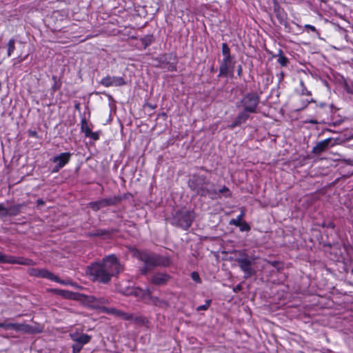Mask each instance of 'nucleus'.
Returning a JSON list of instances; mask_svg holds the SVG:
<instances>
[{
	"mask_svg": "<svg viewBox=\"0 0 353 353\" xmlns=\"http://www.w3.org/2000/svg\"><path fill=\"white\" fill-rule=\"evenodd\" d=\"M11 329L17 331V332H22L24 333H33L34 329L32 326L27 324H19V323H12L11 324Z\"/></svg>",
	"mask_w": 353,
	"mask_h": 353,
	"instance_id": "obj_17",
	"label": "nucleus"
},
{
	"mask_svg": "<svg viewBox=\"0 0 353 353\" xmlns=\"http://www.w3.org/2000/svg\"><path fill=\"white\" fill-rule=\"evenodd\" d=\"M330 227L334 228V225L333 224H330Z\"/></svg>",
	"mask_w": 353,
	"mask_h": 353,
	"instance_id": "obj_49",
	"label": "nucleus"
},
{
	"mask_svg": "<svg viewBox=\"0 0 353 353\" xmlns=\"http://www.w3.org/2000/svg\"><path fill=\"white\" fill-rule=\"evenodd\" d=\"M245 215L244 211H241V214L236 216V219H232L230 221L229 224L238 226L242 222L243 218Z\"/></svg>",
	"mask_w": 353,
	"mask_h": 353,
	"instance_id": "obj_21",
	"label": "nucleus"
},
{
	"mask_svg": "<svg viewBox=\"0 0 353 353\" xmlns=\"http://www.w3.org/2000/svg\"><path fill=\"white\" fill-rule=\"evenodd\" d=\"M97 300V297L95 296H90V301L93 304L94 306L96 307V302Z\"/></svg>",
	"mask_w": 353,
	"mask_h": 353,
	"instance_id": "obj_42",
	"label": "nucleus"
},
{
	"mask_svg": "<svg viewBox=\"0 0 353 353\" xmlns=\"http://www.w3.org/2000/svg\"><path fill=\"white\" fill-rule=\"evenodd\" d=\"M194 218L195 214L193 211L181 209L176 212L172 219V223L186 230L191 226Z\"/></svg>",
	"mask_w": 353,
	"mask_h": 353,
	"instance_id": "obj_4",
	"label": "nucleus"
},
{
	"mask_svg": "<svg viewBox=\"0 0 353 353\" xmlns=\"http://www.w3.org/2000/svg\"><path fill=\"white\" fill-rule=\"evenodd\" d=\"M53 293L59 295L62 297L69 299H76V294L68 290H61V289H52L50 290Z\"/></svg>",
	"mask_w": 353,
	"mask_h": 353,
	"instance_id": "obj_19",
	"label": "nucleus"
},
{
	"mask_svg": "<svg viewBox=\"0 0 353 353\" xmlns=\"http://www.w3.org/2000/svg\"><path fill=\"white\" fill-rule=\"evenodd\" d=\"M122 271V265L117 257L110 254L103 258L101 262L92 263L87 268L86 272L93 281L105 284Z\"/></svg>",
	"mask_w": 353,
	"mask_h": 353,
	"instance_id": "obj_1",
	"label": "nucleus"
},
{
	"mask_svg": "<svg viewBox=\"0 0 353 353\" xmlns=\"http://www.w3.org/2000/svg\"><path fill=\"white\" fill-rule=\"evenodd\" d=\"M188 187L197 195L216 199L217 191L215 185L204 175L193 174L188 181Z\"/></svg>",
	"mask_w": 353,
	"mask_h": 353,
	"instance_id": "obj_2",
	"label": "nucleus"
},
{
	"mask_svg": "<svg viewBox=\"0 0 353 353\" xmlns=\"http://www.w3.org/2000/svg\"><path fill=\"white\" fill-rule=\"evenodd\" d=\"M0 263L25 265H34L35 264L32 259L6 255L1 252H0Z\"/></svg>",
	"mask_w": 353,
	"mask_h": 353,
	"instance_id": "obj_7",
	"label": "nucleus"
},
{
	"mask_svg": "<svg viewBox=\"0 0 353 353\" xmlns=\"http://www.w3.org/2000/svg\"><path fill=\"white\" fill-rule=\"evenodd\" d=\"M81 131L85 134V137L91 132V130L88 125L85 119L81 120Z\"/></svg>",
	"mask_w": 353,
	"mask_h": 353,
	"instance_id": "obj_27",
	"label": "nucleus"
},
{
	"mask_svg": "<svg viewBox=\"0 0 353 353\" xmlns=\"http://www.w3.org/2000/svg\"><path fill=\"white\" fill-rule=\"evenodd\" d=\"M240 103L243 107V110L250 113H255L259 103V97L256 93H248L242 98Z\"/></svg>",
	"mask_w": 353,
	"mask_h": 353,
	"instance_id": "obj_6",
	"label": "nucleus"
},
{
	"mask_svg": "<svg viewBox=\"0 0 353 353\" xmlns=\"http://www.w3.org/2000/svg\"><path fill=\"white\" fill-rule=\"evenodd\" d=\"M146 295L148 296L151 304L161 308H167L168 307V303L167 301L163 299H160L157 296H153L149 290H147Z\"/></svg>",
	"mask_w": 353,
	"mask_h": 353,
	"instance_id": "obj_14",
	"label": "nucleus"
},
{
	"mask_svg": "<svg viewBox=\"0 0 353 353\" xmlns=\"http://www.w3.org/2000/svg\"><path fill=\"white\" fill-rule=\"evenodd\" d=\"M300 85L301 87V90L300 92L302 95H306V96L311 95V92L307 90L303 81H300Z\"/></svg>",
	"mask_w": 353,
	"mask_h": 353,
	"instance_id": "obj_31",
	"label": "nucleus"
},
{
	"mask_svg": "<svg viewBox=\"0 0 353 353\" xmlns=\"http://www.w3.org/2000/svg\"><path fill=\"white\" fill-rule=\"evenodd\" d=\"M117 316H121L125 320H130L132 319V315L128 313H125L121 310L117 312Z\"/></svg>",
	"mask_w": 353,
	"mask_h": 353,
	"instance_id": "obj_36",
	"label": "nucleus"
},
{
	"mask_svg": "<svg viewBox=\"0 0 353 353\" xmlns=\"http://www.w3.org/2000/svg\"><path fill=\"white\" fill-rule=\"evenodd\" d=\"M83 346V345L79 343H75L72 345V353H79L80 351L82 350Z\"/></svg>",
	"mask_w": 353,
	"mask_h": 353,
	"instance_id": "obj_37",
	"label": "nucleus"
},
{
	"mask_svg": "<svg viewBox=\"0 0 353 353\" xmlns=\"http://www.w3.org/2000/svg\"><path fill=\"white\" fill-rule=\"evenodd\" d=\"M238 252L240 257L237 258L236 261L238 263L240 269L243 272L244 278L248 279L254 275L256 272L252 268V265L255 258L250 259L244 250Z\"/></svg>",
	"mask_w": 353,
	"mask_h": 353,
	"instance_id": "obj_5",
	"label": "nucleus"
},
{
	"mask_svg": "<svg viewBox=\"0 0 353 353\" xmlns=\"http://www.w3.org/2000/svg\"><path fill=\"white\" fill-rule=\"evenodd\" d=\"M111 232L109 230L99 229L94 232H90L89 236H102L105 235H110Z\"/></svg>",
	"mask_w": 353,
	"mask_h": 353,
	"instance_id": "obj_22",
	"label": "nucleus"
},
{
	"mask_svg": "<svg viewBox=\"0 0 353 353\" xmlns=\"http://www.w3.org/2000/svg\"><path fill=\"white\" fill-rule=\"evenodd\" d=\"M29 275L39 278H44L51 280L53 273L46 269L29 268L28 270Z\"/></svg>",
	"mask_w": 353,
	"mask_h": 353,
	"instance_id": "obj_11",
	"label": "nucleus"
},
{
	"mask_svg": "<svg viewBox=\"0 0 353 353\" xmlns=\"http://www.w3.org/2000/svg\"><path fill=\"white\" fill-rule=\"evenodd\" d=\"M191 278L196 283H199L201 282L199 274L196 272H193L191 273Z\"/></svg>",
	"mask_w": 353,
	"mask_h": 353,
	"instance_id": "obj_39",
	"label": "nucleus"
},
{
	"mask_svg": "<svg viewBox=\"0 0 353 353\" xmlns=\"http://www.w3.org/2000/svg\"><path fill=\"white\" fill-rule=\"evenodd\" d=\"M90 207L94 211H97L102 207L99 205V201L91 202L89 203Z\"/></svg>",
	"mask_w": 353,
	"mask_h": 353,
	"instance_id": "obj_35",
	"label": "nucleus"
},
{
	"mask_svg": "<svg viewBox=\"0 0 353 353\" xmlns=\"http://www.w3.org/2000/svg\"><path fill=\"white\" fill-rule=\"evenodd\" d=\"M330 142V139H325L323 141L318 142L312 149V152L314 154H319L324 150H325Z\"/></svg>",
	"mask_w": 353,
	"mask_h": 353,
	"instance_id": "obj_18",
	"label": "nucleus"
},
{
	"mask_svg": "<svg viewBox=\"0 0 353 353\" xmlns=\"http://www.w3.org/2000/svg\"><path fill=\"white\" fill-rule=\"evenodd\" d=\"M141 41L144 48H145L152 43L153 41V37L152 35H146L143 37Z\"/></svg>",
	"mask_w": 353,
	"mask_h": 353,
	"instance_id": "obj_25",
	"label": "nucleus"
},
{
	"mask_svg": "<svg viewBox=\"0 0 353 353\" xmlns=\"http://www.w3.org/2000/svg\"><path fill=\"white\" fill-rule=\"evenodd\" d=\"M30 134L31 136H32V137H37V132H35V131H31V132H30Z\"/></svg>",
	"mask_w": 353,
	"mask_h": 353,
	"instance_id": "obj_45",
	"label": "nucleus"
},
{
	"mask_svg": "<svg viewBox=\"0 0 353 353\" xmlns=\"http://www.w3.org/2000/svg\"><path fill=\"white\" fill-rule=\"evenodd\" d=\"M102 310L103 312H105V313H107V314H115L117 316V312L119 311V310H116L114 308L105 307H102Z\"/></svg>",
	"mask_w": 353,
	"mask_h": 353,
	"instance_id": "obj_34",
	"label": "nucleus"
},
{
	"mask_svg": "<svg viewBox=\"0 0 353 353\" xmlns=\"http://www.w3.org/2000/svg\"><path fill=\"white\" fill-rule=\"evenodd\" d=\"M249 112L243 110L241 112L239 113V114L235 118V120L234 122H232L229 127L231 129L234 128L235 127L238 125H241V124L244 123L249 118Z\"/></svg>",
	"mask_w": 353,
	"mask_h": 353,
	"instance_id": "obj_13",
	"label": "nucleus"
},
{
	"mask_svg": "<svg viewBox=\"0 0 353 353\" xmlns=\"http://www.w3.org/2000/svg\"><path fill=\"white\" fill-rule=\"evenodd\" d=\"M308 123L313 124L318 123V122L316 120H310Z\"/></svg>",
	"mask_w": 353,
	"mask_h": 353,
	"instance_id": "obj_46",
	"label": "nucleus"
},
{
	"mask_svg": "<svg viewBox=\"0 0 353 353\" xmlns=\"http://www.w3.org/2000/svg\"><path fill=\"white\" fill-rule=\"evenodd\" d=\"M15 41L14 39H11L9 40L8 43V56L10 57L12 53L15 49L14 46Z\"/></svg>",
	"mask_w": 353,
	"mask_h": 353,
	"instance_id": "obj_28",
	"label": "nucleus"
},
{
	"mask_svg": "<svg viewBox=\"0 0 353 353\" xmlns=\"http://www.w3.org/2000/svg\"><path fill=\"white\" fill-rule=\"evenodd\" d=\"M25 205L23 203L21 204H17L12 206H10L8 208L4 207V211L3 212V217L6 216H17L18 215L21 210L23 207H24Z\"/></svg>",
	"mask_w": 353,
	"mask_h": 353,
	"instance_id": "obj_15",
	"label": "nucleus"
},
{
	"mask_svg": "<svg viewBox=\"0 0 353 353\" xmlns=\"http://www.w3.org/2000/svg\"><path fill=\"white\" fill-rule=\"evenodd\" d=\"M222 53L224 58L231 59L230 48L225 43L222 44Z\"/></svg>",
	"mask_w": 353,
	"mask_h": 353,
	"instance_id": "obj_26",
	"label": "nucleus"
},
{
	"mask_svg": "<svg viewBox=\"0 0 353 353\" xmlns=\"http://www.w3.org/2000/svg\"><path fill=\"white\" fill-rule=\"evenodd\" d=\"M170 279V275L163 272H157L152 275L150 281L155 285H163L168 283Z\"/></svg>",
	"mask_w": 353,
	"mask_h": 353,
	"instance_id": "obj_12",
	"label": "nucleus"
},
{
	"mask_svg": "<svg viewBox=\"0 0 353 353\" xmlns=\"http://www.w3.org/2000/svg\"><path fill=\"white\" fill-rule=\"evenodd\" d=\"M216 191H217L216 198L219 196L220 194H224L225 196H226V197L230 196V195H231L230 190L228 188H226L225 186L223 187L222 188L219 189V190H216Z\"/></svg>",
	"mask_w": 353,
	"mask_h": 353,
	"instance_id": "obj_29",
	"label": "nucleus"
},
{
	"mask_svg": "<svg viewBox=\"0 0 353 353\" xmlns=\"http://www.w3.org/2000/svg\"><path fill=\"white\" fill-rule=\"evenodd\" d=\"M139 259L144 263V267L141 269V273L143 274H145L149 270L155 267L169 266L171 263L170 259L168 257L147 252L139 253Z\"/></svg>",
	"mask_w": 353,
	"mask_h": 353,
	"instance_id": "obj_3",
	"label": "nucleus"
},
{
	"mask_svg": "<svg viewBox=\"0 0 353 353\" xmlns=\"http://www.w3.org/2000/svg\"><path fill=\"white\" fill-rule=\"evenodd\" d=\"M50 281H53L65 285H73V282L71 281L70 280H61L57 276H55L54 274H52Z\"/></svg>",
	"mask_w": 353,
	"mask_h": 353,
	"instance_id": "obj_23",
	"label": "nucleus"
},
{
	"mask_svg": "<svg viewBox=\"0 0 353 353\" xmlns=\"http://www.w3.org/2000/svg\"><path fill=\"white\" fill-rule=\"evenodd\" d=\"M70 153L63 152L57 157H54L52 161L54 163H56L57 164L53 168V172H58L65 164H67L70 161Z\"/></svg>",
	"mask_w": 353,
	"mask_h": 353,
	"instance_id": "obj_9",
	"label": "nucleus"
},
{
	"mask_svg": "<svg viewBox=\"0 0 353 353\" xmlns=\"http://www.w3.org/2000/svg\"><path fill=\"white\" fill-rule=\"evenodd\" d=\"M120 201V199L117 196H113L107 199H103L99 200V205L102 207L114 205L118 203Z\"/></svg>",
	"mask_w": 353,
	"mask_h": 353,
	"instance_id": "obj_20",
	"label": "nucleus"
},
{
	"mask_svg": "<svg viewBox=\"0 0 353 353\" xmlns=\"http://www.w3.org/2000/svg\"><path fill=\"white\" fill-rule=\"evenodd\" d=\"M87 137H90L92 139L94 140V141H97L99 139V134L98 132H90L89 133V134H87Z\"/></svg>",
	"mask_w": 353,
	"mask_h": 353,
	"instance_id": "obj_38",
	"label": "nucleus"
},
{
	"mask_svg": "<svg viewBox=\"0 0 353 353\" xmlns=\"http://www.w3.org/2000/svg\"><path fill=\"white\" fill-rule=\"evenodd\" d=\"M70 336L74 343H79L82 345L87 344L91 339V336L86 334H72Z\"/></svg>",
	"mask_w": 353,
	"mask_h": 353,
	"instance_id": "obj_16",
	"label": "nucleus"
},
{
	"mask_svg": "<svg viewBox=\"0 0 353 353\" xmlns=\"http://www.w3.org/2000/svg\"><path fill=\"white\" fill-rule=\"evenodd\" d=\"M3 212H5L4 205L3 203H0V217H3Z\"/></svg>",
	"mask_w": 353,
	"mask_h": 353,
	"instance_id": "obj_41",
	"label": "nucleus"
},
{
	"mask_svg": "<svg viewBox=\"0 0 353 353\" xmlns=\"http://www.w3.org/2000/svg\"><path fill=\"white\" fill-rule=\"evenodd\" d=\"M241 71V67H240V68H239V70H238V73H239V74H240Z\"/></svg>",
	"mask_w": 353,
	"mask_h": 353,
	"instance_id": "obj_48",
	"label": "nucleus"
},
{
	"mask_svg": "<svg viewBox=\"0 0 353 353\" xmlns=\"http://www.w3.org/2000/svg\"><path fill=\"white\" fill-rule=\"evenodd\" d=\"M278 57H279L278 60H277L278 63L281 66H286L288 63V59L286 57L283 55L281 50H279V54Z\"/></svg>",
	"mask_w": 353,
	"mask_h": 353,
	"instance_id": "obj_24",
	"label": "nucleus"
},
{
	"mask_svg": "<svg viewBox=\"0 0 353 353\" xmlns=\"http://www.w3.org/2000/svg\"><path fill=\"white\" fill-rule=\"evenodd\" d=\"M109 303V301L108 299L104 297H100L97 298V302H96V307H99L101 305H105Z\"/></svg>",
	"mask_w": 353,
	"mask_h": 353,
	"instance_id": "obj_33",
	"label": "nucleus"
},
{
	"mask_svg": "<svg viewBox=\"0 0 353 353\" xmlns=\"http://www.w3.org/2000/svg\"><path fill=\"white\" fill-rule=\"evenodd\" d=\"M305 28H307V29L310 30L312 32H315L316 31L315 27L313 26H311V25H305Z\"/></svg>",
	"mask_w": 353,
	"mask_h": 353,
	"instance_id": "obj_43",
	"label": "nucleus"
},
{
	"mask_svg": "<svg viewBox=\"0 0 353 353\" xmlns=\"http://www.w3.org/2000/svg\"><path fill=\"white\" fill-rule=\"evenodd\" d=\"M71 285L73 286V287H75V288L78 287V285L76 283H74V282H73V285Z\"/></svg>",
	"mask_w": 353,
	"mask_h": 353,
	"instance_id": "obj_47",
	"label": "nucleus"
},
{
	"mask_svg": "<svg viewBox=\"0 0 353 353\" xmlns=\"http://www.w3.org/2000/svg\"><path fill=\"white\" fill-rule=\"evenodd\" d=\"M211 303H212L211 299L205 300V303L204 305H199V307H197L196 310L197 311L207 310L208 309V307H210Z\"/></svg>",
	"mask_w": 353,
	"mask_h": 353,
	"instance_id": "obj_30",
	"label": "nucleus"
},
{
	"mask_svg": "<svg viewBox=\"0 0 353 353\" xmlns=\"http://www.w3.org/2000/svg\"><path fill=\"white\" fill-rule=\"evenodd\" d=\"M352 272H353V270H352Z\"/></svg>",
	"mask_w": 353,
	"mask_h": 353,
	"instance_id": "obj_50",
	"label": "nucleus"
},
{
	"mask_svg": "<svg viewBox=\"0 0 353 353\" xmlns=\"http://www.w3.org/2000/svg\"><path fill=\"white\" fill-rule=\"evenodd\" d=\"M237 227H239L240 230L242 232H244V231L248 232L250 230V225L245 221H242L240 223V225H239Z\"/></svg>",
	"mask_w": 353,
	"mask_h": 353,
	"instance_id": "obj_32",
	"label": "nucleus"
},
{
	"mask_svg": "<svg viewBox=\"0 0 353 353\" xmlns=\"http://www.w3.org/2000/svg\"><path fill=\"white\" fill-rule=\"evenodd\" d=\"M12 323H0V327L6 330L11 329Z\"/></svg>",
	"mask_w": 353,
	"mask_h": 353,
	"instance_id": "obj_40",
	"label": "nucleus"
},
{
	"mask_svg": "<svg viewBox=\"0 0 353 353\" xmlns=\"http://www.w3.org/2000/svg\"><path fill=\"white\" fill-rule=\"evenodd\" d=\"M37 205H43L44 204V201L42 199H38L37 201Z\"/></svg>",
	"mask_w": 353,
	"mask_h": 353,
	"instance_id": "obj_44",
	"label": "nucleus"
},
{
	"mask_svg": "<svg viewBox=\"0 0 353 353\" xmlns=\"http://www.w3.org/2000/svg\"><path fill=\"white\" fill-rule=\"evenodd\" d=\"M232 72L231 59L223 58L220 64L219 77H228Z\"/></svg>",
	"mask_w": 353,
	"mask_h": 353,
	"instance_id": "obj_10",
	"label": "nucleus"
},
{
	"mask_svg": "<svg viewBox=\"0 0 353 353\" xmlns=\"http://www.w3.org/2000/svg\"><path fill=\"white\" fill-rule=\"evenodd\" d=\"M100 83L105 87L121 86L126 84L123 77L110 76H107L103 78L101 80Z\"/></svg>",
	"mask_w": 353,
	"mask_h": 353,
	"instance_id": "obj_8",
	"label": "nucleus"
}]
</instances>
